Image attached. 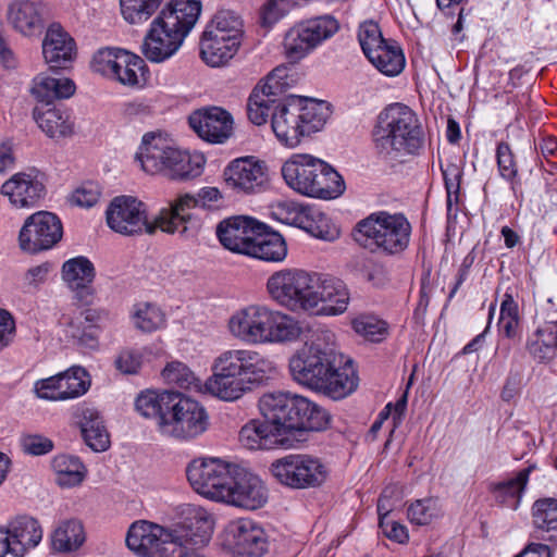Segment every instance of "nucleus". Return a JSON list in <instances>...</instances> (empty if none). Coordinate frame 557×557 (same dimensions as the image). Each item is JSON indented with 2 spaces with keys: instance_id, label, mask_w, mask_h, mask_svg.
<instances>
[{
  "instance_id": "f257e3e1",
  "label": "nucleus",
  "mask_w": 557,
  "mask_h": 557,
  "mask_svg": "<svg viewBox=\"0 0 557 557\" xmlns=\"http://www.w3.org/2000/svg\"><path fill=\"white\" fill-rule=\"evenodd\" d=\"M265 288L271 300L292 311L338 315L347 310L350 300L347 285L342 280L297 268L273 272Z\"/></svg>"
},
{
  "instance_id": "f03ea898",
  "label": "nucleus",
  "mask_w": 557,
  "mask_h": 557,
  "mask_svg": "<svg viewBox=\"0 0 557 557\" xmlns=\"http://www.w3.org/2000/svg\"><path fill=\"white\" fill-rule=\"evenodd\" d=\"M295 382L333 399L351 394L358 377L351 361L332 348L310 345L292 356L288 362Z\"/></svg>"
},
{
  "instance_id": "7ed1b4c3",
  "label": "nucleus",
  "mask_w": 557,
  "mask_h": 557,
  "mask_svg": "<svg viewBox=\"0 0 557 557\" xmlns=\"http://www.w3.org/2000/svg\"><path fill=\"white\" fill-rule=\"evenodd\" d=\"M211 370L206 391L221 400L235 401L273 376L276 366L259 351L236 348L215 357Z\"/></svg>"
},
{
  "instance_id": "20e7f679",
  "label": "nucleus",
  "mask_w": 557,
  "mask_h": 557,
  "mask_svg": "<svg viewBox=\"0 0 557 557\" xmlns=\"http://www.w3.org/2000/svg\"><path fill=\"white\" fill-rule=\"evenodd\" d=\"M376 153L385 160L401 161L423 146V131L417 113L404 103H392L377 115L372 129Z\"/></svg>"
},
{
  "instance_id": "39448f33",
  "label": "nucleus",
  "mask_w": 557,
  "mask_h": 557,
  "mask_svg": "<svg viewBox=\"0 0 557 557\" xmlns=\"http://www.w3.org/2000/svg\"><path fill=\"white\" fill-rule=\"evenodd\" d=\"M201 12L196 0H172L150 25L141 44V53L153 63L174 55L195 26Z\"/></svg>"
},
{
  "instance_id": "423d86ee",
  "label": "nucleus",
  "mask_w": 557,
  "mask_h": 557,
  "mask_svg": "<svg viewBox=\"0 0 557 557\" xmlns=\"http://www.w3.org/2000/svg\"><path fill=\"white\" fill-rule=\"evenodd\" d=\"M230 334L248 345H271L296 341L301 326L293 317L264 305H248L232 313Z\"/></svg>"
},
{
  "instance_id": "0eeeda50",
  "label": "nucleus",
  "mask_w": 557,
  "mask_h": 557,
  "mask_svg": "<svg viewBox=\"0 0 557 557\" xmlns=\"http://www.w3.org/2000/svg\"><path fill=\"white\" fill-rule=\"evenodd\" d=\"M330 115L324 101L290 95L275 104L271 127L281 144L294 148L302 137L321 131Z\"/></svg>"
},
{
  "instance_id": "6e6552de",
  "label": "nucleus",
  "mask_w": 557,
  "mask_h": 557,
  "mask_svg": "<svg viewBox=\"0 0 557 557\" xmlns=\"http://www.w3.org/2000/svg\"><path fill=\"white\" fill-rule=\"evenodd\" d=\"M286 184L313 198L334 199L345 191L343 177L326 162L311 154H293L282 166Z\"/></svg>"
},
{
  "instance_id": "1a4fd4ad",
  "label": "nucleus",
  "mask_w": 557,
  "mask_h": 557,
  "mask_svg": "<svg viewBox=\"0 0 557 557\" xmlns=\"http://www.w3.org/2000/svg\"><path fill=\"white\" fill-rule=\"evenodd\" d=\"M410 233L411 225L404 214L380 211L358 222L354 237L373 252L395 255L407 248Z\"/></svg>"
},
{
  "instance_id": "9d476101",
  "label": "nucleus",
  "mask_w": 557,
  "mask_h": 557,
  "mask_svg": "<svg viewBox=\"0 0 557 557\" xmlns=\"http://www.w3.org/2000/svg\"><path fill=\"white\" fill-rule=\"evenodd\" d=\"M216 187L201 188L196 195L183 194L170 202L168 208L159 211V225L166 234H177L181 239L194 240L199 234L200 219L190 211L205 208L221 198Z\"/></svg>"
},
{
  "instance_id": "9b49d317",
  "label": "nucleus",
  "mask_w": 557,
  "mask_h": 557,
  "mask_svg": "<svg viewBox=\"0 0 557 557\" xmlns=\"http://www.w3.org/2000/svg\"><path fill=\"white\" fill-rule=\"evenodd\" d=\"M169 412L160 424V433L178 441H193L209 428V414L197 400L175 392Z\"/></svg>"
},
{
  "instance_id": "f8f14e48",
  "label": "nucleus",
  "mask_w": 557,
  "mask_h": 557,
  "mask_svg": "<svg viewBox=\"0 0 557 557\" xmlns=\"http://www.w3.org/2000/svg\"><path fill=\"white\" fill-rule=\"evenodd\" d=\"M270 470L282 485L298 490L322 485L329 473L320 458L308 454L287 455L273 461Z\"/></svg>"
},
{
  "instance_id": "ddd939ff",
  "label": "nucleus",
  "mask_w": 557,
  "mask_h": 557,
  "mask_svg": "<svg viewBox=\"0 0 557 557\" xmlns=\"http://www.w3.org/2000/svg\"><path fill=\"white\" fill-rule=\"evenodd\" d=\"M338 29V21L327 14L296 24L284 38V49L288 60L297 62L304 59L323 41L333 37Z\"/></svg>"
},
{
  "instance_id": "4468645a",
  "label": "nucleus",
  "mask_w": 557,
  "mask_h": 557,
  "mask_svg": "<svg viewBox=\"0 0 557 557\" xmlns=\"http://www.w3.org/2000/svg\"><path fill=\"white\" fill-rule=\"evenodd\" d=\"M237 463L220 458H199L193 460L186 475L191 487L200 495L222 502Z\"/></svg>"
},
{
  "instance_id": "2eb2a0df",
  "label": "nucleus",
  "mask_w": 557,
  "mask_h": 557,
  "mask_svg": "<svg viewBox=\"0 0 557 557\" xmlns=\"http://www.w3.org/2000/svg\"><path fill=\"white\" fill-rule=\"evenodd\" d=\"M108 226L124 236H134L141 233L154 234L161 231L159 214L152 222L148 221L144 202L132 196H117L109 205L106 211Z\"/></svg>"
},
{
  "instance_id": "dca6fc26",
  "label": "nucleus",
  "mask_w": 557,
  "mask_h": 557,
  "mask_svg": "<svg viewBox=\"0 0 557 557\" xmlns=\"http://www.w3.org/2000/svg\"><path fill=\"white\" fill-rule=\"evenodd\" d=\"M302 400L297 394L288 392H272L263 394L259 399V409L263 418L289 445V436L295 434V424L299 418L296 413L302 410Z\"/></svg>"
},
{
  "instance_id": "f3484780",
  "label": "nucleus",
  "mask_w": 557,
  "mask_h": 557,
  "mask_svg": "<svg viewBox=\"0 0 557 557\" xmlns=\"http://www.w3.org/2000/svg\"><path fill=\"white\" fill-rule=\"evenodd\" d=\"M63 234L60 219L52 212L38 211L28 216L18 234L23 251L36 253L52 248Z\"/></svg>"
},
{
  "instance_id": "a211bd4d",
  "label": "nucleus",
  "mask_w": 557,
  "mask_h": 557,
  "mask_svg": "<svg viewBox=\"0 0 557 557\" xmlns=\"http://www.w3.org/2000/svg\"><path fill=\"white\" fill-rule=\"evenodd\" d=\"M287 67H275L265 78L262 85H257L247 101L248 119L255 125L267 123L269 115L275 109V104L281 100L276 96L284 87L288 85Z\"/></svg>"
},
{
  "instance_id": "6ab92c4d",
  "label": "nucleus",
  "mask_w": 557,
  "mask_h": 557,
  "mask_svg": "<svg viewBox=\"0 0 557 557\" xmlns=\"http://www.w3.org/2000/svg\"><path fill=\"white\" fill-rule=\"evenodd\" d=\"M233 471L226 490L228 495L222 502L249 510L261 508L268 499V491L262 480L239 465Z\"/></svg>"
},
{
  "instance_id": "aec40b11",
  "label": "nucleus",
  "mask_w": 557,
  "mask_h": 557,
  "mask_svg": "<svg viewBox=\"0 0 557 557\" xmlns=\"http://www.w3.org/2000/svg\"><path fill=\"white\" fill-rule=\"evenodd\" d=\"M188 123L200 138L211 144H223L233 133L232 115L220 107L193 112Z\"/></svg>"
},
{
  "instance_id": "412c9836",
  "label": "nucleus",
  "mask_w": 557,
  "mask_h": 557,
  "mask_svg": "<svg viewBox=\"0 0 557 557\" xmlns=\"http://www.w3.org/2000/svg\"><path fill=\"white\" fill-rule=\"evenodd\" d=\"M227 533L234 552L240 556L262 557L269 548L264 529L250 519H238L230 523Z\"/></svg>"
},
{
  "instance_id": "4be33fe9",
  "label": "nucleus",
  "mask_w": 557,
  "mask_h": 557,
  "mask_svg": "<svg viewBox=\"0 0 557 557\" xmlns=\"http://www.w3.org/2000/svg\"><path fill=\"white\" fill-rule=\"evenodd\" d=\"M1 194L17 208L34 207L45 195L44 175L34 169L16 173L2 185Z\"/></svg>"
},
{
  "instance_id": "5701e85b",
  "label": "nucleus",
  "mask_w": 557,
  "mask_h": 557,
  "mask_svg": "<svg viewBox=\"0 0 557 557\" xmlns=\"http://www.w3.org/2000/svg\"><path fill=\"white\" fill-rule=\"evenodd\" d=\"M263 224L248 216H232L221 221L216 226V236L221 245L236 253L247 255L257 230Z\"/></svg>"
},
{
  "instance_id": "b1692460",
  "label": "nucleus",
  "mask_w": 557,
  "mask_h": 557,
  "mask_svg": "<svg viewBox=\"0 0 557 557\" xmlns=\"http://www.w3.org/2000/svg\"><path fill=\"white\" fill-rule=\"evenodd\" d=\"M224 176L228 186L246 194L260 190L268 180L264 162L253 157L232 161L225 169Z\"/></svg>"
},
{
  "instance_id": "393cba45",
  "label": "nucleus",
  "mask_w": 557,
  "mask_h": 557,
  "mask_svg": "<svg viewBox=\"0 0 557 557\" xmlns=\"http://www.w3.org/2000/svg\"><path fill=\"white\" fill-rule=\"evenodd\" d=\"M110 313L104 309H77L66 321V334L75 344L92 348L97 339L89 330L111 322Z\"/></svg>"
},
{
  "instance_id": "a878e982",
  "label": "nucleus",
  "mask_w": 557,
  "mask_h": 557,
  "mask_svg": "<svg viewBox=\"0 0 557 557\" xmlns=\"http://www.w3.org/2000/svg\"><path fill=\"white\" fill-rule=\"evenodd\" d=\"M175 148L160 134L149 133L144 135L141 145L136 153L141 169L149 174H164L171 160V152Z\"/></svg>"
},
{
  "instance_id": "bb28decb",
  "label": "nucleus",
  "mask_w": 557,
  "mask_h": 557,
  "mask_svg": "<svg viewBox=\"0 0 557 557\" xmlns=\"http://www.w3.org/2000/svg\"><path fill=\"white\" fill-rule=\"evenodd\" d=\"M42 54L51 70L65 69L75 55L74 39L59 25H51L42 41Z\"/></svg>"
},
{
  "instance_id": "cd10ccee",
  "label": "nucleus",
  "mask_w": 557,
  "mask_h": 557,
  "mask_svg": "<svg viewBox=\"0 0 557 557\" xmlns=\"http://www.w3.org/2000/svg\"><path fill=\"white\" fill-rule=\"evenodd\" d=\"M8 532L13 544V556L23 557L28 550L38 546L44 531L39 521L30 516L14 517L7 523Z\"/></svg>"
},
{
  "instance_id": "c85d7f7f",
  "label": "nucleus",
  "mask_w": 557,
  "mask_h": 557,
  "mask_svg": "<svg viewBox=\"0 0 557 557\" xmlns=\"http://www.w3.org/2000/svg\"><path fill=\"white\" fill-rule=\"evenodd\" d=\"M282 210L286 211L285 222L305 230L312 236L329 239V220L320 210L296 202L284 205Z\"/></svg>"
},
{
  "instance_id": "c756f323",
  "label": "nucleus",
  "mask_w": 557,
  "mask_h": 557,
  "mask_svg": "<svg viewBox=\"0 0 557 557\" xmlns=\"http://www.w3.org/2000/svg\"><path fill=\"white\" fill-rule=\"evenodd\" d=\"M166 536V529L163 527L139 520L132 523L126 535V545L135 554L141 557H153L159 541Z\"/></svg>"
},
{
  "instance_id": "7c9ffc66",
  "label": "nucleus",
  "mask_w": 557,
  "mask_h": 557,
  "mask_svg": "<svg viewBox=\"0 0 557 557\" xmlns=\"http://www.w3.org/2000/svg\"><path fill=\"white\" fill-rule=\"evenodd\" d=\"M62 275L69 287L76 293V298L88 304L92 295L94 264L85 257L70 259L63 264Z\"/></svg>"
},
{
  "instance_id": "2f4dec72",
  "label": "nucleus",
  "mask_w": 557,
  "mask_h": 557,
  "mask_svg": "<svg viewBox=\"0 0 557 557\" xmlns=\"http://www.w3.org/2000/svg\"><path fill=\"white\" fill-rule=\"evenodd\" d=\"M214 520L211 513L201 507H189L184 521L176 529L190 547L206 545L213 533Z\"/></svg>"
},
{
  "instance_id": "473e14b6",
  "label": "nucleus",
  "mask_w": 557,
  "mask_h": 557,
  "mask_svg": "<svg viewBox=\"0 0 557 557\" xmlns=\"http://www.w3.org/2000/svg\"><path fill=\"white\" fill-rule=\"evenodd\" d=\"M34 119L42 132L51 138L65 137L73 132L71 116L60 106L38 102L34 109Z\"/></svg>"
},
{
  "instance_id": "72a5a7b5",
  "label": "nucleus",
  "mask_w": 557,
  "mask_h": 557,
  "mask_svg": "<svg viewBox=\"0 0 557 557\" xmlns=\"http://www.w3.org/2000/svg\"><path fill=\"white\" fill-rule=\"evenodd\" d=\"M9 24L24 36L40 33L44 27L39 5L30 0H14L8 7Z\"/></svg>"
},
{
  "instance_id": "f704fd0d",
  "label": "nucleus",
  "mask_w": 557,
  "mask_h": 557,
  "mask_svg": "<svg viewBox=\"0 0 557 557\" xmlns=\"http://www.w3.org/2000/svg\"><path fill=\"white\" fill-rule=\"evenodd\" d=\"M248 250L246 256L267 262H282L287 256L283 236L277 232H268L264 224L262 230H257Z\"/></svg>"
},
{
  "instance_id": "c9c22d12",
  "label": "nucleus",
  "mask_w": 557,
  "mask_h": 557,
  "mask_svg": "<svg viewBox=\"0 0 557 557\" xmlns=\"http://www.w3.org/2000/svg\"><path fill=\"white\" fill-rule=\"evenodd\" d=\"M534 469L535 466H529L508 480L490 484V491L495 502L503 507L517 510L529 482V476Z\"/></svg>"
},
{
  "instance_id": "e433bc0d",
  "label": "nucleus",
  "mask_w": 557,
  "mask_h": 557,
  "mask_svg": "<svg viewBox=\"0 0 557 557\" xmlns=\"http://www.w3.org/2000/svg\"><path fill=\"white\" fill-rule=\"evenodd\" d=\"M75 92L72 79L59 75L38 74L33 81L32 94L42 103H51L54 99H66Z\"/></svg>"
},
{
  "instance_id": "4c0bfd02",
  "label": "nucleus",
  "mask_w": 557,
  "mask_h": 557,
  "mask_svg": "<svg viewBox=\"0 0 557 557\" xmlns=\"http://www.w3.org/2000/svg\"><path fill=\"white\" fill-rule=\"evenodd\" d=\"M239 442L250 450L269 449L275 444L287 445L285 438L276 435L265 419L246 423L239 431Z\"/></svg>"
},
{
  "instance_id": "58836bf2",
  "label": "nucleus",
  "mask_w": 557,
  "mask_h": 557,
  "mask_svg": "<svg viewBox=\"0 0 557 557\" xmlns=\"http://www.w3.org/2000/svg\"><path fill=\"white\" fill-rule=\"evenodd\" d=\"M242 44L203 32L200 41L202 60L212 67L225 65L237 53Z\"/></svg>"
},
{
  "instance_id": "ea45409f",
  "label": "nucleus",
  "mask_w": 557,
  "mask_h": 557,
  "mask_svg": "<svg viewBox=\"0 0 557 557\" xmlns=\"http://www.w3.org/2000/svg\"><path fill=\"white\" fill-rule=\"evenodd\" d=\"M86 541L84 527L79 520L69 519L60 522L51 534V547L61 554L78 550Z\"/></svg>"
},
{
  "instance_id": "a19ab883",
  "label": "nucleus",
  "mask_w": 557,
  "mask_h": 557,
  "mask_svg": "<svg viewBox=\"0 0 557 557\" xmlns=\"http://www.w3.org/2000/svg\"><path fill=\"white\" fill-rule=\"evenodd\" d=\"M175 392L146 391L138 395L135 401L136 410L145 418L156 419L158 430L163 418L169 412Z\"/></svg>"
},
{
  "instance_id": "79ce46f5",
  "label": "nucleus",
  "mask_w": 557,
  "mask_h": 557,
  "mask_svg": "<svg viewBox=\"0 0 557 557\" xmlns=\"http://www.w3.org/2000/svg\"><path fill=\"white\" fill-rule=\"evenodd\" d=\"M532 511L534 536L545 541L557 540V499H539L534 503Z\"/></svg>"
},
{
  "instance_id": "37998d69",
  "label": "nucleus",
  "mask_w": 557,
  "mask_h": 557,
  "mask_svg": "<svg viewBox=\"0 0 557 557\" xmlns=\"http://www.w3.org/2000/svg\"><path fill=\"white\" fill-rule=\"evenodd\" d=\"M171 153V160L163 175L172 180H191L202 173L206 163V159L202 154H190L177 148Z\"/></svg>"
},
{
  "instance_id": "c03bdc74",
  "label": "nucleus",
  "mask_w": 557,
  "mask_h": 557,
  "mask_svg": "<svg viewBox=\"0 0 557 557\" xmlns=\"http://www.w3.org/2000/svg\"><path fill=\"white\" fill-rule=\"evenodd\" d=\"M527 349L540 362L552 360L557 350V324L539 327L528 339Z\"/></svg>"
},
{
  "instance_id": "a18cd8bd",
  "label": "nucleus",
  "mask_w": 557,
  "mask_h": 557,
  "mask_svg": "<svg viewBox=\"0 0 557 557\" xmlns=\"http://www.w3.org/2000/svg\"><path fill=\"white\" fill-rule=\"evenodd\" d=\"M83 437L86 444L95 451H104L110 446L109 433L99 412L92 408L83 411L81 422Z\"/></svg>"
},
{
  "instance_id": "49530a36",
  "label": "nucleus",
  "mask_w": 557,
  "mask_h": 557,
  "mask_svg": "<svg viewBox=\"0 0 557 557\" xmlns=\"http://www.w3.org/2000/svg\"><path fill=\"white\" fill-rule=\"evenodd\" d=\"M206 33L213 34L215 37L221 36L224 39L239 41L242 44L244 37V23L242 17L231 10L218 11L210 23L207 25Z\"/></svg>"
},
{
  "instance_id": "de8ad7c7",
  "label": "nucleus",
  "mask_w": 557,
  "mask_h": 557,
  "mask_svg": "<svg viewBox=\"0 0 557 557\" xmlns=\"http://www.w3.org/2000/svg\"><path fill=\"white\" fill-rule=\"evenodd\" d=\"M367 58L382 74L391 77L399 75L406 63L401 49L388 42Z\"/></svg>"
},
{
  "instance_id": "09e8293b",
  "label": "nucleus",
  "mask_w": 557,
  "mask_h": 557,
  "mask_svg": "<svg viewBox=\"0 0 557 557\" xmlns=\"http://www.w3.org/2000/svg\"><path fill=\"white\" fill-rule=\"evenodd\" d=\"M51 466L57 474V482L61 486L78 485L85 476V467L77 457L61 454L57 455Z\"/></svg>"
},
{
  "instance_id": "8fccbe9b",
  "label": "nucleus",
  "mask_w": 557,
  "mask_h": 557,
  "mask_svg": "<svg viewBox=\"0 0 557 557\" xmlns=\"http://www.w3.org/2000/svg\"><path fill=\"white\" fill-rule=\"evenodd\" d=\"M298 400H302L304 407L299 413H296L299 421L295 424V433L302 431H323L329 426L331 416L324 408L300 395H298Z\"/></svg>"
},
{
  "instance_id": "3c124183",
  "label": "nucleus",
  "mask_w": 557,
  "mask_h": 557,
  "mask_svg": "<svg viewBox=\"0 0 557 557\" xmlns=\"http://www.w3.org/2000/svg\"><path fill=\"white\" fill-rule=\"evenodd\" d=\"M298 400H302L304 407L299 413H296L299 421L295 424V433L302 431H323L329 426L331 416L324 408L300 395H298Z\"/></svg>"
},
{
  "instance_id": "603ef678",
  "label": "nucleus",
  "mask_w": 557,
  "mask_h": 557,
  "mask_svg": "<svg viewBox=\"0 0 557 557\" xmlns=\"http://www.w3.org/2000/svg\"><path fill=\"white\" fill-rule=\"evenodd\" d=\"M145 61L126 50L120 52L119 66L111 78L126 86H139L145 81Z\"/></svg>"
},
{
  "instance_id": "864d4df0",
  "label": "nucleus",
  "mask_w": 557,
  "mask_h": 557,
  "mask_svg": "<svg viewBox=\"0 0 557 557\" xmlns=\"http://www.w3.org/2000/svg\"><path fill=\"white\" fill-rule=\"evenodd\" d=\"M87 376V372L81 367H73L63 373L57 374L55 377L59 383L57 397L66 400L85 394L89 386Z\"/></svg>"
},
{
  "instance_id": "5fc2aeb1",
  "label": "nucleus",
  "mask_w": 557,
  "mask_h": 557,
  "mask_svg": "<svg viewBox=\"0 0 557 557\" xmlns=\"http://www.w3.org/2000/svg\"><path fill=\"white\" fill-rule=\"evenodd\" d=\"M354 331L364 339L382 342L388 334L387 323L374 314L362 313L351 321Z\"/></svg>"
},
{
  "instance_id": "6e6d98bb",
  "label": "nucleus",
  "mask_w": 557,
  "mask_h": 557,
  "mask_svg": "<svg viewBox=\"0 0 557 557\" xmlns=\"http://www.w3.org/2000/svg\"><path fill=\"white\" fill-rule=\"evenodd\" d=\"M134 325L147 333L163 327L166 323L164 312L152 304H139L133 313Z\"/></svg>"
},
{
  "instance_id": "4d7b16f0",
  "label": "nucleus",
  "mask_w": 557,
  "mask_h": 557,
  "mask_svg": "<svg viewBox=\"0 0 557 557\" xmlns=\"http://www.w3.org/2000/svg\"><path fill=\"white\" fill-rule=\"evenodd\" d=\"M162 0H120L124 20L131 24L148 21L158 10Z\"/></svg>"
},
{
  "instance_id": "13d9d810",
  "label": "nucleus",
  "mask_w": 557,
  "mask_h": 557,
  "mask_svg": "<svg viewBox=\"0 0 557 557\" xmlns=\"http://www.w3.org/2000/svg\"><path fill=\"white\" fill-rule=\"evenodd\" d=\"M407 516L411 523L426 525L442 516V509L436 498L417 499L408 506Z\"/></svg>"
},
{
  "instance_id": "bf43d9fd",
  "label": "nucleus",
  "mask_w": 557,
  "mask_h": 557,
  "mask_svg": "<svg viewBox=\"0 0 557 557\" xmlns=\"http://www.w3.org/2000/svg\"><path fill=\"white\" fill-rule=\"evenodd\" d=\"M189 547V543L185 541L184 534H181L180 530L176 528L166 530V536H162V540L159 541L158 552L153 557H186Z\"/></svg>"
},
{
  "instance_id": "052dcab7",
  "label": "nucleus",
  "mask_w": 557,
  "mask_h": 557,
  "mask_svg": "<svg viewBox=\"0 0 557 557\" xmlns=\"http://www.w3.org/2000/svg\"><path fill=\"white\" fill-rule=\"evenodd\" d=\"M358 40L366 57L387 42L383 38L379 24L374 21H366L360 24Z\"/></svg>"
},
{
  "instance_id": "680f3d73",
  "label": "nucleus",
  "mask_w": 557,
  "mask_h": 557,
  "mask_svg": "<svg viewBox=\"0 0 557 557\" xmlns=\"http://www.w3.org/2000/svg\"><path fill=\"white\" fill-rule=\"evenodd\" d=\"M163 379L181 388H190L196 385V376L189 368L178 361L170 362L162 371Z\"/></svg>"
},
{
  "instance_id": "e2e57ef3",
  "label": "nucleus",
  "mask_w": 557,
  "mask_h": 557,
  "mask_svg": "<svg viewBox=\"0 0 557 557\" xmlns=\"http://www.w3.org/2000/svg\"><path fill=\"white\" fill-rule=\"evenodd\" d=\"M123 51L124 49L119 48L100 49L92 58V70L111 78L116 66H119L120 52Z\"/></svg>"
},
{
  "instance_id": "0e129e2a",
  "label": "nucleus",
  "mask_w": 557,
  "mask_h": 557,
  "mask_svg": "<svg viewBox=\"0 0 557 557\" xmlns=\"http://www.w3.org/2000/svg\"><path fill=\"white\" fill-rule=\"evenodd\" d=\"M496 159L500 176L507 181L515 178L517 175V165L507 143L503 141L497 145Z\"/></svg>"
},
{
  "instance_id": "69168bd1",
  "label": "nucleus",
  "mask_w": 557,
  "mask_h": 557,
  "mask_svg": "<svg viewBox=\"0 0 557 557\" xmlns=\"http://www.w3.org/2000/svg\"><path fill=\"white\" fill-rule=\"evenodd\" d=\"M21 445L24 453L32 456L46 455L53 449V442L39 434L23 435L21 438Z\"/></svg>"
},
{
  "instance_id": "338daca9",
  "label": "nucleus",
  "mask_w": 557,
  "mask_h": 557,
  "mask_svg": "<svg viewBox=\"0 0 557 557\" xmlns=\"http://www.w3.org/2000/svg\"><path fill=\"white\" fill-rule=\"evenodd\" d=\"M442 173L447 191V206L450 207L453 196H455L456 199L458 197L461 171L457 164L448 162L445 166L442 165Z\"/></svg>"
},
{
  "instance_id": "774afa93",
  "label": "nucleus",
  "mask_w": 557,
  "mask_h": 557,
  "mask_svg": "<svg viewBox=\"0 0 557 557\" xmlns=\"http://www.w3.org/2000/svg\"><path fill=\"white\" fill-rule=\"evenodd\" d=\"M141 358L143 355L139 350L124 349L117 355L115 367L122 373L134 374L141 366Z\"/></svg>"
}]
</instances>
